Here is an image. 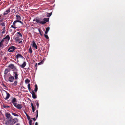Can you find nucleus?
Segmentation results:
<instances>
[{"label":"nucleus","mask_w":125,"mask_h":125,"mask_svg":"<svg viewBox=\"0 0 125 125\" xmlns=\"http://www.w3.org/2000/svg\"><path fill=\"white\" fill-rule=\"evenodd\" d=\"M18 121V120L17 118L12 119L11 117L9 120L6 123V124L7 125H12Z\"/></svg>","instance_id":"nucleus-1"},{"label":"nucleus","mask_w":125,"mask_h":125,"mask_svg":"<svg viewBox=\"0 0 125 125\" xmlns=\"http://www.w3.org/2000/svg\"><path fill=\"white\" fill-rule=\"evenodd\" d=\"M49 18H44L41 21H40V20L39 19H35L33 20V21H36L37 23H39L40 24H41L42 25H44L47 22L49 21Z\"/></svg>","instance_id":"nucleus-2"},{"label":"nucleus","mask_w":125,"mask_h":125,"mask_svg":"<svg viewBox=\"0 0 125 125\" xmlns=\"http://www.w3.org/2000/svg\"><path fill=\"white\" fill-rule=\"evenodd\" d=\"M17 22H20L22 25L23 24V23L21 22V21L19 20H15L14 21L13 23V24L11 25V27L13 28L14 29H16L17 28V27H16V23Z\"/></svg>","instance_id":"nucleus-3"},{"label":"nucleus","mask_w":125,"mask_h":125,"mask_svg":"<svg viewBox=\"0 0 125 125\" xmlns=\"http://www.w3.org/2000/svg\"><path fill=\"white\" fill-rule=\"evenodd\" d=\"M8 67L10 69H12V71L14 72H17L18 69L16 66H15L14 64H10Z\"/></svg>","instance_id":"nucleus-4"},{"label":"nucleus","mask_w":125,"mask_h":125,"mask_svg":"<svg viewBox=\"0 0 125 125\" xmlns=\"http://www.w3.org/2000/svg\"><path fill=\"white\" fill-rule=\"evenodd\" d=\"M17 48L13 46L10 47L8 50V51L9 52H13Z\"/></svg>","instance_id":"nucleus-5"},{"label":"nucleus","mask_w":125,"mask_h":125,"mask_svg":"<svg viewBox=\"0 0 125 125\" xmlns=\"http://www.w3.org/2000/svg\"><path fill=\"white\" fill-rule=\"evenodd\" d=\"M14 105L15 107L18 109H21L22 108V104H18L17 103L14 104Z\"/></svg>","instance_id":"nucleus-6"},{"label":"nucleus","mask_w":125,"mask_h":125,"mask_svg":"<svg viewBox=\"0 0 125 125\" xmlns=\"http://www.w3.org/2000/svg\"><path fill=\"white\" fill-rule=\"evenodd\" d=\"M30 92L32 94V97L33 99H36L37 98V95L32 89L31 90V91Z\"/></svg>","instance_id":"nucleus-7"},{"label":"nucleus","mask_w":125,"mask_h":125,"mask_svg":"<svg viewBox=\"0 0 125 125\" xmlns=\"http://www.w3.org/2000/svg\"><path fill=\"white\" fill-rule=\"evenodd\" d=\"M15 40L16 42H18L19 44H22L23 43L22 41H20V38L19 37H17L15 38Z\"/></svg>","instance_id":"nucleus-8"},{"label":"nucleus","mask_w":125,"mask_h":125,"mask_svg":"<svg viewBox=\"0 0 125 125\" xmlns=\"http://www.w3.org/2000/svg\"><path fill=\"white\" fill-rule=\"evenodd\" d=\"M17 72H13V76H14L15 79L16 80H17L18 79V74H17Z\"/></svg>","instance_id":"nucleus-9"},{"label":"nucleus","mask_w":125,"mask_h":125,"mask_svg":"<svg viewBox=\"0 0 125 125\" xmlns=\"http://www.w3.org/2000/svg\"><path fill=\"white\" fill-rule=\"evenodd\" d=\"M10 11V8H8L5 11L3 15H7L9 13Z\"/></svg>","instance_id":"nucleus-10"},{"label":"nucleus","mask_w":125,"mask_h":125,"mask_svg":"<svg viewBox=\"0 0 125 125\" xmlns=\"http://www.w3.org/2000/svg\"><path fill=\"white\" fill-rule=\"evenodd\" d=\"M14 78L13 76H11L9 78L8 81L10 82H12L14 80Z\"/></svg>","instance_id":"nucleus-11"},{"label":"nucleus","mask_w":125,"mask_h":125,"mask_svg":"<svg viewBox=\"0 0 125 125\" xmlns=\"http://www.w3.org/2000/svg\"><path fill=\"white\" fill-rule=\"evenodd\" d=\"M32 47L34 48H35L36 49H37L38 48L37 47V45L36 44V43L35 41H33L32 42Z\"/></svg>","instance_id":"nucleus-12"},{"label":"nucleus","mask_w":125,"mask_h":125,"mask_svg":"<svg viewBox=\"0 0 125 125\" xmlns=\"http://www.w3.org/2000/svg\"><path fill=\"white\" fill-rule=\"evenodd\" d=\"M9 72L8 70L7 69H6L4 71V74L5 75H4V77L5 79L7 78V77L6 75L7 74L8 72Z\"/></svg>","instance_id":"nucleus-13"},{"label":"nucleus","mask_w":125,"mask_h":125,"mask_svg":"<svg viewBox=\"0 0 125 125\" xmlns=\"http://www.w3.org/2000/svg\"><path fill=\"white\" fill-rule=\"evenodd\" d=\"M26 63L25 62H24L22 64H18V65L19 66L22 68H24L26 65Z\"/></svg>","instance_id":"nucleus-14"},{"label":"nucleus","mask_w":125,"mask_h":125,"mask_svg":"<svg viewBox=\"0 0 125 125\" xmlns=\"http://www.w3.org/2000/svg\"><path fill=\"white\" fill-rule=\"evenodd\" d=\"M5 91L6 93L7 94V96L6 98H5L4 99L6 100H7L8 99L9 97H10V94H9L6 91Z\"/></svg>","instance_id":"nucleus-15"},{"label":"nucleus","mask_w":125,"mask_h":125,"mask_svg":"<svg viewBox=\"0 0 125 125\" xmlns=\"http://www.w3.org/2000/svg\"><path fill=\"white\" fill-rule=\"evenodd\" d=\"M16 58L18 59V58H24L23 57L21 54H17L16 56Z\"/></svg>","instance_id":"nucleus-16"},{"label":"nucleus","mask_w":125,"mask_h":125,"mask_svg":"<svg viewBox=\"0 0 125 125\" xmlns=\"http://www.w3.org/2000/svg\"><path fill=\"white\" fill-rule=\"evenodd\" d=\"M11 102L12 103H13V104H16V103H15L17 102L16 99V98L15 97L13 98Z\"/></svg>","instance_id":"nucleus-17"},{"label":"nucleus","mask_w":125,"mask_h":125,"mask_svg":"<svg viewBox=\"0 0 125 125\" xmlns=\"http://www.w3.org/2000/svg\"><path fill=\"white\" fill-rule=\"evenodd\" d=\"M16 18L17 20L20 21L21 20V17L19 15L17 14L16 15Z\"/></svg>","instance_id":"nucleus-18"},{"label":"nucleus","mask_w":125,"mask_h":125,"mask_svg":"<svg viewBox=\"0 0 125 125\" xmlns=\"http://www.w3.org/2000/svg\"><path fill=\"white\" fill-rule=\"evenodd\" d=\"M5 115L6 117L8 119L9 118L10 116V114L9 113H6L5 114Z\"/></svg>","instance_id":"nucleus-19"},{"label":"nucleus","mask_w":125,"mask_h":125,"mask_svg":"<svg viewBox=\"0 0 125 125\" xmlns=\"http://www.w3.org/2000/svg\"><path fill=\"white\" fill-rule=\"evenodd\" d=\"M17 84V82L16 81H15L14 82L12 83L11 84L12 85H13L14 86H16Z\"/></svg>","instance_id":"nucleus-20"},{"label":"nucleus","mask_w":125,"mask_h":125,"mask_svg":"<svg viewBox=\"0 0 125 125\" xmlns=\"http://www.w3.org/2000/svg\"><path fill=\"white\" fill-rule=\"evenodd\" d=\"M35 87L34 88V91L36 93L38 90L37 85L36 84H35Z\"/></svg>","instance_id":"nucleus-21"},{"label":"nucleus","mask_w":125,"mask_h":125,"mask_svg":"<svg viewBox=\"0 0 125 125\" xmlns=\"http://www.w3.org/2000/svg\"><path fill=\"white\" fill-rule=\"evenodd\" d=\"M7 39L8 41H9L10 39V36L9 35H7L5 37L3 38V39Z\"/></svg>","instance_id":"nucleus-22"},{"label":"nucleus","mask_w":125,"mask_h":125,"mask_svg":"<svg viewBox=\"0 0 125 125\" xmlns=\"http://www.w3.org/2000/svg\"><path fill=\"white\" fill-rule=\"evenodd\" d=\"M52 13H47L46 14L47 16V17H50L52 15Z\"/></svg>","instance_id":"nucleus-23"},{"label":"nucleus","mask_w":125,"mask_h":125,"mask_svg":"<svg viewBox=\"0 0 125 125\" xmlns=\"http://www.w3.org/2000/svg\"><path fill=\"white\" fill-rule=\"evenodd\" d=\"M35 103H36L37 107L38 108H39V103H38V101L37 100L35 101Z\"/></svg>","instance_id":"nucleus-24"},{"label":"nucleus","mask_w":125,"mask_h":125,"mask_svg":"<svg viewBox=\"0 0 125 125\" xmlns=\"http://www.w3.org/2000/svg\"><path fill=\"white\" fill-rule=\"evenodd\" d=\"M25 113L27 117V119H28V120H30V116L28 115L26 113V112H25Z\"/></svg>","instance_id":"nucleus-25"},{"label":"nucleus","mask_w":125,"mask_h":125,"mask_svg":"<svg viewBox=\"0 0 125 125\" xmlns=\"http://www.w3.org/2000/svg\"><path fill=\"white\" fill-rule=\"evenodd\" d=\"M29 52L31 53H32V50L31 47V46H30V48L29 49Z\"/></svg>","instance_id":"nucleus-26"},{"label":"nucleus","mask_w":125,"mask_h":125,"mask_svg":"<svg viewBox=\"0 0 125 125\" xmlns=\"http://www.w3.org/2000/svg\"><path fill=\"white\" fill-rule=\"evenodd\" d=\"M28 89L30 91V92L31 91V89L30 87V84L29 83L28 84Z\"/></svg>","instance_id":"nucleus-27"},{"label":"nucleus","mask_w":125,"mask_h":125,"mask_svg":"<svg viewBox=\"0 0 125 125\" xmlns=\"http://www.w3.org/2000/svg\"><path fill=\"white\" fill-rule=\"evenodd\" d=\"M30 82V80H29L28 79H26L25 80V82L26 83H29Z\"/></svg>","instance_id":"nucleus-28"},{"label":"nucleus","mask_w":125,"mask_h":125,"mask_svg":"<svg viewBox=\"0 0 125 125\" xmlns=\"http://www.w3.org/2000/svg\"><path fill=\"white\" fill-rule=\"evenodd\" d=\"M17 33L19 35L21 38L22 37V34H21V33L20 32H17Z\"/></svg>","instance_id":"nucleus-29"},{"label":"nucleus","mask_w":125,"mask_h":125,"mask_svg":"<svg viewBox=\"0 0 125 125\" xmlns=\"http://www.w3.org/2000/svg\"><path fill=\"white\" fill-rule=\"evenodd\" d=\"M12 114L13 115H14L15 116H19V115H18L16 114V113H12Z\"/></svg>","instance_id":"nucleus-30"},{"label":"nucleus","mask_w":125,"mask_h":125,"mask_svg":"<svg viewBox=\"0 0 125 125\" xmlns=\"http://www.w3.org/2000/svg\"><path fill=\"white\" fill-rule=\"evenodd\" d=\"M44 36L45 38L47 39H49V37L48 36V35H47L44 34Z\"/></svg>","instance_id":"nucleus-31"},{"label":"nucleus","mask_w":125,"mask_h":125,"mask_svg":"<svg viewBox=\"0 0 125 125\" xmlns=\"http://www.w3.org/2000/svg\"><path fill=\"white\" fill-rule=\"evenodd\" d=\"M38 30H39V33L40 34V35L41 36H42V33H43V31H41L40 29H39Z\"/></svg>","instance_id":"nucleus-32"},{"label":"nucleus","mask_w":125,"mask_h":125,"mask_svg":"<svg viewBox=\"0 0 125 125\" xmlns=\"http://www.w3.org/2000/svg\"><path fill=\"white\" fill-rule=\"evenodd\" d=\"M0 25H1L2 26H4L5 25V23L4 22L1 23L0 24Z\"/></svg>","instance_id":"nucleus-33"},{"label":"nucleus","mask_w":125,"mask_h":125,"mask_svg":"<svg viewBox=\"0 0 125 125\" xmlns=\"http://www.w3.org/2000/svg\"><path fill=\"white\" fill-rule=\"evenodd\" d=\"M32 122V121L31 120H29V123L30 125H31Z\"/></svg>","instance_id":"nucleus-34"},{"label":"nucleus","mask_w":125,"mask_h":125,"mask_svg":"<svg viewBox=\"0 0 125 125\" xmlns=\"http://www.w3.org/2000/svg\"><path fill=\"white\" fill-rule=\"evenodd\" d=\"M3 45L2 43H1L0 42V47H3Z\"/></svg>","instance_id":"nucleus-35"},{"label":"nucleus","mask_w":125,"mask_h":125,"mask_svg":"<svg viewBox=\"0 0 125 125\" xmlns=\"http://www.w3.org/2000/svg\"><path fill=\"white\" fill-rule=\"evenodd\" d=\"M31 106L32 109H35L34 107L33 104L32 103H31Z\"/></svg>","instance_id":"nucleus-36"},{"label":"nucleus","mask_w":125,"mask_h":125,"mask_svg":"<svg viewBox=\"0 0 125 125\" xmlns=\"http://www.w3.org/2000/svg\"><path fill=\"white\" fill-rule=\"evenodd\" d=\"M50 30V27H47L46 28V31H47L48 32Z\"/></svg>","instance_id":"nucleus-37"},{"label":"nucleus","mask_w":125,"mask_h":125,"mask_svg":"<svg viewBox=\"0 0 125 125\" xmlns=\"http://www.w3.org/2000/svg\"><path fill=\"white\" fill-rule=\"evenodd\" d=\"M4 39H2L1 40V41L0 42H1V43H3L4 41Z\"/></svg>","instance_id":"nucleus-38"},{"label":"nucleus","mask_w":125,"mask_h":125,"mask_svg":"<svg viewBox=\"0 0 125 125\" xmlns=\"http://www.w3.org/2000/svg\"><path fill=\"white\" fill-rule=\"evenodd\" d=\"M31 119L33 120L34 121H35V120H36V119L35 118H32Z\"/></svg>","instance_id":"nucleus-39"},{"label":"nucleus","mask_w":125,"mask_h":125,"mask_svg":"<svg viewBox=\"0 0 125 125\" xmlns=\"http://www.w3.org/2000/svg\"><path fill=\"white\" fill-rule=\"evenodd\" d=\"M5 30H3V31H2V34H4L5 33Z\"/></svg>","instance_id":"nucleus-40"},{"label":"nucleus","mask_w":125,"mask_h":125,"mask_svg":"<svg viewBox=\"0 0 125 125\" xmlns=\"http://www.w3.org/2000/svg\"><path fill=\"white\" fill-rule=\"evenodd\" d=\"M48 32V31H46L45 33V34H47Z\"/></svg>","instance_id":"nucleus-41"},{"label":"nucleus","mask_w":125,"mask_h":125,"mask_svg":"<svg viewBox=\"0 0 125 125\" xmlns=\"http://www.w3.org/2000/svg\"><path fill=\"white\" fill-rule=\"evenodd\" d=\"M3 30H5V27H4L3 28Z\"/></svg>","instance_id":"nucleus-42"},{"label":"nucleus","mask_w":125,"mask_h":125,"mask_svg":"<svg viewBox=\"0 0 125 125\" xmlns=\"http://www.w3.org/2000/svg\"><path fill=\"white\" fill-rule=\"evenodd\" d=\"M36 112L37 113V114L38 115V110H37L36 111Z\"/></svg>","instance_id":"nucleus-43"},{"label":"nucleus","mask_w":125,"mask_h":125,"mask_svg":"<svg viewBox=\"0 0 125 125\" xmlns=\"http://www.w3.org/2000/svg\"><path fill=\"white\" fill-rule=\"evenodd\" d=\"M35 125H38V124L37 122L35 123Z\"/></svg>","instance_id":"nucleus-44"},{"label":"nucleus","mask_w":125,"mask_h":125,"mask_svg":"<svg viewBox=\"0 0 125 125\" xmlns=\"http://www.w3.org/2000/svg\"><path fill=\"white\" fill-rule=\"evenodd\" d=\"M42 63V62H40L38 64V65H39L41 64Z\"/></svg>","instance_id":"nucleus-45"},{"label":"nucleus","mask_w":125,"mask_h":125,"mask_svg":"<svg viewBox=\"0 0 125 125\" xmlns=\"http://www.w3.org/2000/svg\"><path fill=\"white\" fill-rule=\"evenodd\" d=\"M3 107L4 108H5L7 107V106H5V105H3Z\"/></svg>","instance_id":"nucleus-46"},{"label":"nucleus","mask_w":125,"mask_h":125,"mask_svg":"<svg viewBox=\"0 0 125 125\" xmlns=\"http://www.w3.org/2000/svg\"><path fill=\"white\" fill-rule=\"evenodd\" d=\"M35 109H32V112H34L35 111Z\"/></svg>","instance_id":"nucleus-47"},{"label":"nucleus","mask_w":125,"mask_h":125,"mask_svg":"<svg viewBox=\"0 0 125 125\" xmlns=\"http://www.w3.org/2000/svg\"><path fill=\"white\" fill-rule=\"evenodd\" d=\"M38 115H36V118L37 119V117H38Z\"/></svg>","instance_id":"nucleus-48"},{"label":"nucleus","mask_w":125,"mask_h":125,"mask_svg":"<svg viewBox=\"0 0 125 125\" xmlns=\"http://www.w3.org/2000/svg\"><path fill=\"white\" fill-rule=\"evenodd\" d=\"M37 63H36V64L35 65V66L36 67H37Z\"/></svg>","instance_id":"nucleus-49"},{"label":"nucleus","mask_w":125,"mask_h":125,"mask_svg":"<svg viewBox=\"0 0 125 125\" xmlns=\"http://www.w3.org/2000/svg\"><path fill=\"white\" fill-rule=\"evenodd\" d=\"M7 107L9 108L10 106H7Z\"/></svg>","instance_id":"nucleus-50"},{"label":"nucleus","mask_w":125,"mask_h":125,"mask_svg":"<svg viewBox=\"0 0 125 125\" xmlns=\"http://www.w3.org/2000/svg\"><path fill=\"white\" fill-rule=\"evenodd\" d=\"M10 31L11 32L12 31V30H10Z\"/></svg>","instance_id":"nucleus-51"},{"label":"nucleus","mask_w":125,"mask_h":125,"mask_svg":"<svg viewBox=\"0 0 125 125\" xmlns=\"http://www.w3.org/2000/svg\"><path fill=\"white\" fill-rule=\"evenodd\" d=\"M3 86H4V87H5V85H4V84H3Z\"/></svg>","instance_id":"nucleus-52"},{"label":"nucleus","mask_w":125,"mask_h":125,"mask_svg":"<svg viewBox=\"0 0 125 125\" xmlns=\"http://www.w3.org/2000/svg\"><path fill=\"white\" fill-rule=\"evenodd\" d=\"M16 125H20L19 124H17Z\"/></svg>","instance_id":"nucleus-53"}]
</instances>
